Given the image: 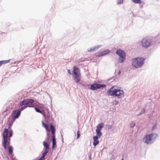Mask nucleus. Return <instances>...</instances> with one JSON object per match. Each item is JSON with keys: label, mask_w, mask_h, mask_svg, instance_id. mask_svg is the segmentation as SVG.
<instances>
[{"label": "nucleus", "mask_w": 160, "mask_h": 160, "mask_svg": "<svg viewBox=\"0 0 160 160\" xmlns=\"http://www.w3.org/2000/svg\"><path fill=\"white\" fill-rule=\"evenodd\" d=\"M8 129L5 128L3 133V139H8Z\"/></svg>", "instance_id": "obj_13"}, {"label": "nucleus", "mask_w": 160, "mask_h": 160, "mask_svg": "<svg viewBox=\"0 0 160 160\" xmlns=\"http://www.w3.org/2000/svg\"><path fill=\"white\" fill-rule=\"evenodd\" d=\"M34 102V101L32 99L27 98L22 101L20 103V106L26 105H30V104L32 105V104Z\"/></svg>", "instance_id": "obj_7"}, {"label": "nucleus", "mask_w": 160, "mask_h": 160, "mask_svg": "<svg viewBox=\"0 0 160 160\" xmlns=\"http://www.w3.org/2000/svg\"><path fill=\"white\" fill-rule=\"evenodd\" d=\"M42 126L44 127L47 131L49 132L50 130L49 128L48 125L45 124L43 122H42Z\"/></svg>", "instance_id": "obj_19"}, {"label": "nucleus", "mask_w": 160, "mask_h": 160, "mask_svg": "<svg viewBox=\"0 0 160 160\" xmlns=\"http://www.w3.org/2000/svg\"><path fill=\"white\" fill-rule=\"evenodd\" d=\"M141 43L143 48H147L151 44V42L149 39L144 38L142 39Z\"/></svg>", "instance_id": "obj_8"}, {"label": "nucleus", "mask_w": 160, "mask_h": 160, "mask_svg": "<svg viewBox=\"0 0 160 160\" xmlns=\"http://www.w3.org/2000/svg\"><path fill=\"white\" fill-rule=\"evenodd\" d=\"M8 151L9 154H12L13 151L12 147V146H9L8 148Z\"/></svg>", "instance_id": "obj_21"}, {"label": "nucleus", "mask_w": 160, "mask_h": 160, "mask_svg": "<svg viewBox=\"0 0 160 160\" xmlns=\"http://www.w3.org/2000/svg\"><path fill=\"white\" fill-rule=\"evenodd\" d=\"M48 139V140H49L48 138V139Z\"/></svg>", "instance_id": "obj_36"}, {"label": "nucleus", "mask_w": 160, "mask_h": 160, "mask_svg": "<svg viewBox=\"0 0 160 160\" xmlns=\"http://www.w3.org/2000/svg\"><path fill=\"white\" fill-rule=\"evenodd\" d=\"M35 110H36V111L38 112H39V113H41V114H43V112L41 111H40L39 109H38V108H35Z\"/></svg>", "instance_id": "obj_23"}, {"label": "nucleus", "mask_w": 160, "mask_h": 160, "mask_svg": "<svg viewBox=\"0 0 160 160\" xmlns=\"http://www.w3.org/2000/svg\"><path fill=\"white\" fill-rule=\"evenodd\" d=\"M21 112L20 111H18V110L13 111L12 114L9 118L12 119L13 122H14L15 119L18 118Z\"/></svg>", "instance_id": "obj_6"}, {"label": "nucleus", "mask_w": 160, "mask_h": 160, "mask_svg": "<svg viewBox=\"0 0 160 160\" xmlns=\"http://www.w3.org/2000/svg\"><path fill=\"white\" fill-rule=\"evenodd\" d=\"M145 111H146V110L145 108H143L141 112L138 115H139L142 113H144L145 112Z\"/></svg>", "instance_id": "obj_26"}, {"label": "nucleus", "mask_w": 160, "mask_h": 160, "mask_svg": "<svg viewBox=\"0 0 160 160\" xmlns=\"http://www.w3.org/2000/svg\"><path fill=\"white\" fill-rule=\"evenodd\" d=\"M95 48H91L89 49H88V51L89 52H93V51H95Z\"/></svg>", "instance_id": "obj_28"}, {"label": "nucleus", "mask_w": 160, "mask_h": 160, "mask_svg": "<svg viewBox=\"0 0 160 160\" xmlns=\"http://www.w3.org/2000/svg\"><path fill=\"white\" fill-rule=\"evenodd\" d=\"M10 60H2L0 61V66L4 64L7 63L9 62Z\"/></svg>", "instance_id": "obj_20"}, {"label": "nucleus", "mask_w": 160, "mask_h": 160, "mask_svg": "<svg viewBox=\"0 0 160 160\" xmlns=\"http://www.w3.org/2000/svg\"><path fill=\"white\" fill-rule=\"evenodd\" d=\"M122 160H124V159H123V158H122Z\"/></svg>", "instance_id": "obj_35"}, {"label": "nucleus", "mask_w": 160, "mask_h": 160, "mask_svg": "<svg viewBox=\"0 0 160 160\" xmlns=\"http://www.w3.org/2000/svg\"><path fill=\"white\" fill-rule=\"evenodd\" d=\"M2 144L5 149H6L7 147L10 145V142L8 141V139H3Z\"/></svg>", "instance_id": "obj_12"}, {"label": "nucleus", "mask_w": 160, "mask_h": 160, "mask_svg": "<svg viewBox=\"0 0 160 160\" xmlns=\"http://www.w3.org/2000/svg\"><path fill=\"white\" fill-rule=\"evenodd\" d=\"M103 127V123H100L98 124L97 126V129L96 130L100 131Z\"/></svg>", "instance_id": "obj_16"}, {"label": "nucleus", "mask_w": 160, "mask_h": 160, "mask_svg": "<svg viewBox=\"0 0 160 160\" xmlns=\"http://www.w3.org/2000/svg\"><path fill=\"white\" fill-rule=\"evenodd\" d=\"M12 133H13V132H12V131H10L9 134V138L11 137L12 136Z\"/></svg>", "instance_id": "obj_31"}, {"label": "nucleus", "mask_w": 160, "mask_h": 160, "mask_svg": "<svg viewBox=\"0 0 160 160\" xmlns=\"http://www.w3.org/2000/svg\"><path fill=\"white\" fill-rule=\"evenodd\" d=\"M96 136H94L97 137L99 138H100L102 135V132L100 131H98V130H96Z\"/></svg>", "instance_id": "obj_18"}, {"label": "nucleus", "mask_w": 160, "mask_h": 160, "mask_svg": "<svg viewBox=\"0 0 160 160\" xmlns=\"http://www.w3.org/2000/svg\"><path fill=\"white\" fill-rule=\"evenodd\" d=\"M130 126L131 128L133 127L135 125V123L134 122H132L130 123Z\"/></svg>", "instance_id": "obj_27"}, {"label": "nucleus", "mask_w": 160, "mask_h": 160, "mask_svg": "<svg viewBox=\"0 0 160 160\" xmlns=\"http://www.w3.org/2000/svg\"><path fill=\"white\" fill-rule=\"evenodd\" d=\"M105 87L106 85L105 84H93L91 85L90 89L93 90H95L97 89H99L102 87Z\"/></svg>", "instance_id": "obj_9"}, {"label": "nucleus", "mask_w": 160, "mask_h": 160, "mask_svg": "<svg viewBox=\"0 0 160 160\" xmlns=\"http://www.w3.org/2000/svg\"><path fill=\"white\" fill-rule=\"evenodd\" d=\"M39 105H40V106H38V107L40 109L45 108L44 107V106L43 105H42V104H39Z\"/></svg>", "instance_id": "obj_30"}, {"label": "nucleus", "mask_w": 160, "mask_h": 160, "mask_svg": "<svg viewBox=\"0 0 160 160\" xmlns=\"http://www.w3.org/2000/svg\"><path fill=\"white\" fill-rule=\"evenodd\" d=\"M132 1L135 3H141V0H132Z\"/></svg>", "instance_id": "obj_24"}, {"label": "nucleus", "mask_w": 160, "mask_h": 160, "mask_svg": "<svg viewBox=\"0 0 160 160\" xmlns=\"http://www.w3.org/2000/svg\"><path fill=\"white\" fill-rule=\"evenodd\" d=\"M46 156V155L42 154V156L38 160H44L45 159V157Z\"/></svg>", "instance_id": "obj_25"}, {"label": "nucleus", "mask_w": 160, "mask_h": 160, "mask_svg": "<svg viewBox=\"0 0 160 160\" xmlns=\"http://www.w3.org/2000/svg\"><path fill=\"white\" fill-rule=\"evenodd\" d=\"M42 114L43 115V116H44V117H45V116H46V115H45V114L44 113H43V114Z\"/></svg>", "instance_id": "obj_34"}, {"label": "nucleus", "mask_w": 160, "mask_h": 160, "mask_svg": "<svg viewBox=\"0 0 160 160\" xmlns=\"http://www.w3.org/2000/svg\"><path fill=\"white\" fill-rule=\"evenodd\" d=\"M124 92L123 91L120 89L119 87L114 86L112 87L107 92V95L108 96H115L119 98L120 96L123 95Z\"/></svg>", "instance_id": "obj_1"}, {"label": "nucleus", "mask_w": 160, "mask_h": 160, "mask_svg": "<svg viewBox=\"0 0 160 160\" xmlns=\"http://www.w3.org/2000/svg\"><path fill=\"white\" fill-rule=\"evenodd\" d=\"M52 148L53 149L56 147V139L55 137H54V136L53 137H52Z\"/></svg>", "instance_id": "obj_17"}, {"label": "nucleus", "mask_w": 160, "mask_h": 160, "mask_svg": "<svg viewBox=\"0 0 160 160\" xmlns=\"http://www.w3.org/2000/svg\"><path fill=\"white\" fill-rule=\"evenodd\" d=\"M68 72L69 74L70 75L71 74V72L70 70L69 69L68 70Z\"/></svg>", "instance_id": "obj_33"}, {"label": "nucleus", "mask_w": 160, "mask_h": 160, "mask_svg": "<svg viewBox=\"0 0 160 160\" xmlns=\"http://www.w3.org/2000/svg\"><path fill=\"white\" fill-rule=\"evenodd\" d=\"M72 72L74 81L77 82H79L81 80V75L79 68L76 66L74 67Z\"/></svg>", "instance_id": "obj_4"}, {"label": "nucleus", "mask_w": 160, "mask_h": 160, "mask_svg": "<svg viewBox=\"0 0 160 160\" xmlns=\"http://www.w3.org/2000/svg\"><path fill=\"white\" fill-rule=\"evenodd\" d=\"M109 52V50L108 49H107L104 51H102L99 53H96L95 55L97 57H101L108 53Z\"/></svg>", "instance_id": "obj_10"}, {"label": "nucleus", "mask_w": 160, "mask_h": 160, "mask_svg": "<svg viewBox=\"0 0 160 160\" xmlns=\"http://www.w3.org/2000/svg\"><path fill=\"white\" fill-rule=\"evenodd\" d=\"M98 138L97 137L94 136L93 137V139L94 140L93 145L95 146L97 145L99 143V142L98 140Z\"/></svg>", "instance_id": "obj_14"}, {"label": "nucleus", "mask_w": 160, "mask_h": 160, "mask_svg": "<svg viewBox=\"0 0 160 160\" xmlns=\"http://www.w3.org/2000/svg\"><path fill=\"white\" fill-rule=\"evenodd\" d=\"M116 53L120 57L118 62L120 63L123 62L125 59L126 55L125 52L121 49H118L117 50Z\"/></svg>", "instance_id": "obj_5"}, {"label": "nucleus", "mask_w": 160, "mask_h": 160, "mask_svg": "<svg viewBox=\"0 0 160 160\" xmlns=\"http://www.w3.org/2000/svg\"><path fill=\"white\" fill-rule=\"evenodd\" d=\"M123 0H118V4L122 3L123 2Z\"/></svg>", "instance_id": "obj_32"}, {"label": "nucleus", "mask_w": 160, "mask_h": 160, "mask_svg": "<svg viewBox=\"0 0 160 160\" xmlns=\"http://www.w3.org/2000/svg\"><path fill=\"white\" fill-rule=\"evenodd\" d=\"M28 107H32V106L31 105H28V106H24V107H22L21 108V109H20V111H22L24 109H25V108H26Z\"/></svg>", "instance_id": "obj_22"}, {"label": "nucleus", "mask_w": 160, "mask_h": 160, "mask_svg": "<svg viewBox=\"0 0 160 160\" xmlns=\"http://www.w3.org/2000/svg\"><path fill=\"white\" fill-rule=\"evenodd\" d=\"M50 128L51 130L52 133V137H53V136H54V137H55V128L54 127L52 124H51L50 125Z\"/></svg>", "instance_id": "obj_15"}, {"label": "nucleus", "mask_w": 160, "mask_h": 160, "mask_svg": "<svg viewBox=\"0 0 160 160\" xmlns=\"http://www.w3.org/2000/svg\"><path fill=\"white\" fill-rule=\"evenodd\" d=\"M158 135L155 133H151L146 135L143 138V141L149 144L152 143L157 137Z\"/></svg>", "instance_id": "obj_2"}, {"label": "nucleus", "mask_w": 160, "mask_h": 160, "mask_svg": "<svg viewBox=\"0 0 160 160\" xmlns=\"http://www.w3.org/2000/svg\"><path fill=\"white\" fill-rule=\"evenodd\" d=\"M80 133L79 131H77V138L78 139L80 137Z\"/></svg>", "instance_id": "obj_29"}, {"label": "nucleus", "mask_w": 160, "mask_h": 160, "mask_svg": "<svg viewBox=\"0 0 160 160\" xmlns=\"http://www.w3.org/2000/svg\"><path fill=\"white\" fill-rule=\"evenodd\" d=\"M43 145L45 147V149L44 150V152L43 153V154L46 155L47 153L48 152L49 150V145L47 144V143L44 141L43 142Z\"/></svg>", "instance_id": "obj_11"}, {"label": "nucleus", "mask_w": 160, "mask_h": 160, "mask_svg": "<svg viewBox=\"0 0 160 160\" xmlns=\"http://www.w3.org/2000/svg\"><path fill=\"white\" fill-rule=\"evenodd\" d=\"M145 59L143 58H134L132 60V65L138 68L142 66L144 64Z\"/></svg>", "instance_id": "obj_3"}]
</instances>
